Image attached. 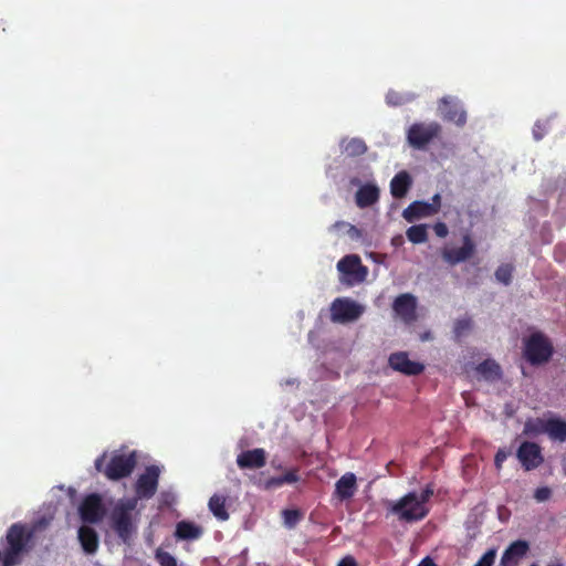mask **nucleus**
I'll return each mask as SVG.
<instances>
[{
  "label": "nucleus",
  "instance_id": "1",
  "mask_svg": "<svg viewBox=\"0 0 566 566\" xmlns=\"http://www.w3.org/2000/svg\"><path fill=\"white\" fill-rule=\"evenodd\" d=\"M433 494L434 486L432 483H429L420 494L412 491L405 494L398 501H387L385 505L388 513L397 516L400 522H419L429 514L430 510L427 503Z\"/></svg>",
  "mask_w": 566,
  "mask_h": 566
},
{
  "label": "nucleus",
  "instance_id": "2",
  "mask_svg": "<svg viewBox=\"0 0 566 566\" xmlns=\"http://www.w3.org/2000/svg\"><path fill=\"white\" fill-rule=\"evenodd\" d=\"M34 532L22 523L12 524L6 534L3 549L0 548V566H18L33 546Z\"/></svg>",
  "mask_w": 566,
  "mask_h": 566
},
{
  "label": "nucleus",
  "instance_id": "3",
  "mask_svg": "<svg viewBox=\"0 0 566 566\" xmlns=\"http://www.w3.org/2000/svg\"><path fill=\"white\" fill-rule=\"evenodd\" d=\"M106 457L107 454L104 452L95 460V469L104 473V475L112 481H117L130 475L137 463L135 452H114L108 463L104 465Z\"/></svg>",
  "mask_w": 566,
  "mask_h": 566
},
{
  "label": "nucleus",
  "instance_id": "4",
  "mask_svg": "<svg viewBox=\"0 0 566 566\" xmlns=\"http://www.w3.org/2000/svg\"><path fill=\"white\" fill-rule=\"evenodd\" d=\"M554 354L552 342L541 332L531 334L524 342L523 355L533 366L547 363Z\"/></svg>",
  "mask_w": 566,
  "mask_h": 566
},
{
  "label": "nucleus",
  "instance_id": "5",
  "mask_svg": "<svg viewBox=\"0 0 566 566\" xmlns=\"http://www.w3.org/2000/svg\"><path fill=\"white\" fill-rule=\"evenodd\" d=\"M442 127L437 122L413 123L407 130V140L415 149H424L432 140L439 138Z\"/></svg>",
  "mask_w": 566,
  "mask_h": 566
},
{
  "label": "nucleus",
  "instance_id": "6",
  "mask_svg": "<svg viewBox=\"0 0 566 566\" xmlns=\"http://www.w3.org/2000/svg\"><path fill=\"white\" fill-rule=\"evenodd\" d=\"M133 509V504H120L113 510L111 515L112 528L124 543H129L135 532L130 514Z\"/></svg>",
  "mask_w": 566,
  "mask_h": 566
},
{
  "label": "nucleus",
  "instance_id": "7",
  "mask_svg": "<svg viewBox=\"0 0 566 566\" xmlns=\"http://www.w3.org/2000/svg\"><path fill=\"white\" fill-rule=\"evenodd\" d=\"M363 312L358 303L349 298H336L331 305V319L334 323H348L358 319Z\"/></svg>",
  "mask_w": 566,
  "mask_h": 566
},
{
  "label": "nucleus",
  "instance_id": "8",
  "mask_svg": "<svg viewBox=\"0 0 566 566\" xmlns=\"http://www.w3.org/2000/svg\"><path fill=\"white\" fill-rule=\"evenodd\" d=\"M516 458L525 471L537 469L543 462L542 448L536 442L524 441L516 451Z\"/></svg>",
  "mask_w": 566,
  "mask_h": 566
},
{
  "label": "nucleus",
  "instance_id": "9",
  "mask_svg": "<svg viewBox=\"0 0 566 566\" xmlns=\"http://www.w3.org/2000/svg\"><path fill=\"white\" fill-rule=\"evenodd\" d=\"M159 469L150 465L145 473L140 474L136 481L135 491L140 499H150L155 495L158 486Z\"/></svg>",
  "mask_w": 566,
  "mask_h": 566
},
{
  "label": "nucleus",
  "instance_id": "10",
  "mask_svg": "<svg viewBox=\"0 0 566 566\" xmlns=\"http://www.w3.org/2000/svg\"><path fill=\"white\" fill-rule=\"evenodd\" d=\"M475 252V243L470 234H464L462 238V247L444 249L442 251V259L450 265H455L469 260Z\"/></svg>",
  "mask_w": 566,
  "mask_h": 566
},
{
  "label": "nucleus",
  "instance_id": "11",
  "mask_svg": "<svg viewBox=\"0 0 566 566\" xmlns=\"http://www.w3.org/2000/svg\"><path fill=\"white\" fill-rule=\"evenodd\" d=\"M388 364L394 370L407 376H417L424 370V366L421 363L410 360L406 352L391 354Z\"/></svg>",
  "mask_w": 566,
  "mask_h": 566
},
{
  "label": "nucleus",
  "instance_id": "12",
  "mask_svg": "<svg viewBox=\"0 0 566 566\" xmlns=\"http://www.w3.org/2000/svg\"><path fill=\"white\" fill-rule=\"evenodd\" d=\"M80 515L85 523L93 524L99 522L104 516L101 496L96 493L87 495L80 506Z\"/></svg>",
  "mask_w": 566,
  "mask_h": 566
},
{
  "label": "nucleus",
  "instance_id": "13",
  "mask_svg": "<svg viewBox=\"0 0 566 566\" xmlns=\"http://www.w3.org/2000/svg\"><path fill=\"white\" fill-rule=\"evenodd\" d=\"M337 270L358 282L364 281L367 274V268L361 264L360 258L356 254L342 258L337 263Z\"/></svg>",
  "mask_w": 566,
  "mask_h": 566
},
{
  "label": "nucleus",
  "instance_id": "14",
  "mask_svg": "<svg viewBox=\"0 0 566 566\" xmlns=\"http://www.w3.org/2000/svg\"><path fill=\"white\" fill-rule=\"evenodd\" d=\"M392 308L405 323H412L417 318V300L412 294L406 293L396 297Z\"/></svg>",
  "mask_w": 566,
  "mask_h": 566
},
{
  "label": "nucleus",
  "instance_id": "15",
  "mask_svg": "<svg viewBox=\"0 0 566 566\" xmlns=\"http://www.w3.org/2000/svg\"><path fill=\"white\" fill-rule=\"evenodd\" d=\"M440 109L443 118L462 127L467 123V113L460 104L453 102L451 97H443L440 101Z\"/></svg>",
  "mask_w": 566,
  "mask_h": 566
},
{
  "label": "nucleus",
  "instance_id": "16",
  "mask_svg": "<svg viewBox=\"0 0 566 566\" xmlns=\"http://www.w3.org/2000/svg\"><path fill=\"white\" fill-rule=\"evenodd\" d=\"M265 463L266 452L262 448L243 451L237 457V464L240 469H260Z\"/></svg>",
  "mask_w": 566,
  "mask_h": 566
},
{
  "label": "nucleus",
  "instance_id": "17",
  "mask_svg": "<svg viewBox=\"0 0 566 566\" xmlns=\"http://www.w3.org/2000/svg\"><path fill=\"white\" fill-rule=\"evenodd\" d=\"M528 551L530 544L524 539H517L511 543L501 557V565L516 566L520 559L523 558Z\"/></svg>",
  "mask_w": 566,
  "mask_h": 566
},
{
  "label": "nucleus",
  "instance_id": "18",
  "mask_svg": "<svg viewBox=\"0 0 566 566\" xmlns=\"http://www.w3.org/2000/svg\"><path fill=\"white\" fill-rule=\"evenodd\" d=\"M357 491V478L353 472L343 474L335 483L334 495L339 501L352 499Z\"/></svg>",
  "mask_w": 566,
  "mask_h": 566
},
{
  "label": "nucleus",
  "instance_id": "19",
  "mask_svg": "<svg viewBox=\"0 0 566 566\" xmlns=\"http://www.w3.org/2000/svg\"><path fill=\"white\" fill-rule=\"evenodd\" d=\"M380 190L375 184L363 185L355 193V201L360 209L370 207L379 200Z\"/></svg>",
  "mask_w": 566,
  "mask_h": 566
},
{
  "label": "nucleus",
  "instance_id": "20",
  "mask_svg": "<svg viewBox=\"0 0 566 566\" xmlns=\"http://www.w3.org/2000/svg\"><path fill=\"white\" fill-rule=\"evenodd\" d=\"M437 213V205H429L424 201H413L402 212V217L412 222L423 217H430Z\"/></svg>",
  "mask_w": 566,
  "mask_h": 566
},
{
  "label": "nucleus",
  "instance_id": "21",
  "mask_svg": "<svg viewBox=\"0 0 566 566\" xmlns=\"http://www.w3.org/2000/svg\"><path fill=\"white\" fill-rule=\"evenodd\" d=\"M412 184L411 177L407 171H400L390 181V193L394 198H403Z\"/></svg>",
  "mask_w": 566,
  "mask_h": 566
},
{
  "label": "nucleus",
  "instance_id": "22",
  "mask_svg": "<svg viewBox=\"0 0 566 566\" xmlns=\"http://www.w3.org/2000/svg\"><path fill=\"white\" fill-rule=\"evenodd\" d=\"M78 539L85 553L94 554L97 551L98 535L94 528L81 526L78 528Z\"/></svg>",
  "mask_w": 566,
  "mask_h": 566
},
{
  "label": "nucleus",
  "instance_id": "23",
  "mask_svg": "<svg viewBox=\"0 0 566 566\" xmlns=\"http://www.w3.org/2000/svg\"><path fill=\"white\" fill-rule=\"evenodd\" d=\"M202 535V528L192 522L181 521L176 525L175 536L178 539H198Z\"/></svg>",
  "mask_w": 566,
  "mask_h": 566
},
{
  "label": "nucleus",
  "instance_id": "24",
  "mask_svg": "<svg viewBox=\"0 0 566 566\" xmlns=\"http://www.w3.org/2000/svg\"><path fill=\"white\" fill-rule=\"evenodd\" d=\"M339 145L343 151L349 157L361 156L368 150L365 140L358 137L343 138Z\"/></svg>",
  "mask_w": 566,
  "mask_h": 566
},
{
  "label": "nucleus",
  "instance_id": "25",
  "mask_svg": "<svg viewBox=\"0 0 566 566\" xmlns=\"http://www.w3.org/2000/svg\"><path fill=\"white\" fill-rule=\"evenodd\" d=\"M476 371L488 381H495L502 378V368L493 359H485L476 366Z\"/></svg>",
  "mask_w": 566,
  "mask_h": 566
},
{
  "label": "nucleus",
  "instance_id": "26",
  "mask_svg": "<svg viewBox=\"0 0 566 566\" xmlns=\"http://www.w3.org/2000/svg\"><path fill=\"white\" fill-rule=\"evenodd\" d=\"M546 433L552 440L560 442L566 440V421L559 418H549L546 420Z\"/></svg>",
  "mask_w": 566,
  "mask_h": 566
},
{
  "label": "nucleus",
  "instance_id": "27",
  "mask_svg": "<svg viewBox=\"0 0 566 566\" xmlns=\"http://www.w3.org/2000/svg\"><path fill=\"white\" fill-rule=\"evenodd\" d=\"M226 501V496L220 494H213L209 500V510L219 521H227L229 518Z\"/></svg>",
  "mask_w": 566,
  "mask_h": 566
},
{
  "label": "nucleus",
  "instance_id": "28",
  "mask_svg": "<svg viewBox=\"0 0 566 566\" xmlns=\"http://www.w3.org/2000/svg\"><path fill=\"white\" fill-rule=\"evenodd\" d=\"M546 420L542 418H528L523 428V434L527 437H536L546 433Z\"/></svg>",
  "mask_w": 566,
  "mask_h": 566
},
{
  "label": "nucleus",
  "instance_id": "29",
  "mask_svg": "<svg viewBox=\"0 0 566 566\" xmlns=\"http://www.w3.org/2000/svg\"><path fill=\"white\" fill-rule=\"evenodd\" d=\"M298 479L300 478L297 475V471L296 470H290L289 472H286L283 475L274 476V478L269 479L265 482V489L270 490V489L280 488V486L284 485V484H292V483L297 482Z\"/></svg>",
  "mask_w": 566,
  "mask_h": 566
},
{
  "label": "nucleus",
  "instance_id": "30",
  "mask_svg": "<svg viewBox=\"0 0 566 566\" xmlns=\"http://www.w3.org/2000/svg\"><path fill=\"white\" fill-rule=\"evenodd\" d=\"M407 239L413 244L424 243L428 240V231L426 224H416L406 231Z\"/></svg>",
  "mask_w": 566,
  "mask_h": 566
},
{
  "label": "nucleus",
  "instance_id": "31",
  "mask_svg": "<svg viewBox=\"0 0 566 566\" xmlns=\"http://www.w3.org/2000/svg\"><path fill=\"white\" fill-rule=\"evenodd\" d=\"M473 328V321L470 316L458 318L453 325V334L455 339H460Z\"/></svg>",
  "mask_w": 566,
  "mask_h": 566
},
{
  "label": "nucleus",
  "instance_id": "32",
  "mask_svg": "<svg viewBox=\"0 0 566 566\" xmlns=\"http://www.w3.org/2000/svg\"><path fill=\"white\" fill-rule=\"evenodd\" d=\"M513 271H514V268L512 264H509V263H504V264H501L496 270H495V279L504 284V285H510L511 282H512V276H513Z\"/></svg>",
  "mask_w": 566,
  "mask_h": 566
},
{
  "label": "nucleus",
  "instance_id": "33",
  "mask_svg": "<svg viewBox=\"0 0 566 566\" xmlns=\"http://www.w3.org/2000/svg\"><path fill=\"white\" fill-rule=\"evenodd\" d=\"M283 522L287 528H294L303 517V514L300 510H283L282 511Z\"/></svg>",
  "mask_w": 566,
  "mask_h": 566
},
{
  "label": "nucleus",
  "instance_id": "34",
  "mask_svg": "<svg viewBox=\"0 0 566 566\" xmlns=\"http://www.w3.org/2000/svg\"><path fill=\"white\" fill-rule=\"evenodd\" d=\"M155 558L160 566H177L176 558L163 548H157L155 552Z\"/></svg>",
  "mask_w": 566,
  "mask_h": 566
},
{
  "label": "nucleus",
  "instance_id": "35",
  "mask_svg": "<svg viewBox=\"0 0 566 566\" xmlns=\"http://www.w3.org/2000/svg\"><path fill=\"white\" fill-rule=\"evenodd\" d=\"M496 557L495 549H489L482 557L474 564V566H493Z\"/></svg>",
  "mask_w": 566,
  "mask_h": 566
},
{
  "label": "nucleus",
  "instance_id": "36",
  "mask_svg": "<svg viewBox=\"0 0 566 566\" xmlns=\"http://www.w3.org/2000/svg\"><path fill=\"white\" fill-rule=\"evenodd\" d=\"M510 454H511V451L507 450L506 448H500L497 450V452L495 453V457H494V465L497 471H500L502 469L503 463L505 462V460L509 458Z\"/></svg>",
  "mask_w": 566,
  "mask_h": 566
},
{
  "label": "nucleus",
  "instance_id": "37",
  "mask_svg": "<svg viewBox=\"0 0 566 566\" xmlns=\"http://www.w3.org/2000/svg\"><path fill=\"white\" fill-rule=\"evenodd\" d=\"M386 102L391 106H400L406 102V98L398 92L389 91L386 95Z\"/></svg>",
  "mask_w": 566,
  "mask_h": 566
},
{
  "label": "nucleus",
  "instance_id": "38",
  "mask_svg": "<svg viewBox=\"0 0 566 566\" xmlns=\"http://www.w3.org/2000/svg\"><path fill=\"white\" fill-rule=\"evenodd\" d=\"M552 495V491L547 486L537 488L534 492V497L537 502L547 501Z\"/></svg>",
  "mask_w": 566,
  "mask_h": 566
},
{
  "label": "nucleus",
  "instance_id": "39",
  "mask_svg": "<svg viewBox=\"0 0 566 566\" xmlns=\"http://www.w3.org/2000/svg\"><path fill=\"white\" fill-rule=\"evenodd\" d=\"M433 231L439 238H446L449 233L448 227L444 222H437L433 226Z\"/></svg>",
  "mask_w": 566,
  "mask_h": 566
},
{
  "label": "nucleus",
  "instance_id": "40",
  "mask_svg": "<svg viewBox=\"0 0 566 566\" xmlns=\"http://www.w3.org/2000/svg\"><path fill=\"white\" fill-rule=\"evenodd\" d=\"M533 135H534L536 140L542 139L544 137V135H545V125L539 123V122H537L534 125Z\"/></svg>",
  "mask_w": 566,
  "mask_h": 566
},
{
  "label": "nucleus",
  "instance_id": "41",
  "mask_svg": "<svg viewBox=\"0 0 566 566\" xmlns=\"http://www.w3.org/2000/svg\"><path fill=\"white\" fill-rule=\"evenodd\" d=\"M337 566H358V564L352 555H347L339 560Z\"/></svg>",
  "mask_w": 566,
  "mask_h": 566
},
{
  "label": "nucleus",
  "instance_id": "42",
  "mask_svg": "<svg viewBox=\"0 0 566 566\" xmlns=\"http://www.w3.org/2000/svg\"><path fill=\"white\" fill-rule=\"evenodd\" d=\"M418 566H437L436 563L430 558L426 557L423 558Z\"/></svg>",
  "mask_w": 566,
  "mask_h": 566
},
{
  "label": "nucleus",
  "instance_id": "43",
  "mask_svg": "<svg viewBox=\"0 0 566 566\" xmlns=\"http://www.w3.org/2000/svg\"><path fill=\"white\" fill-rule=\"evenodd\" d=\"M430 205H437V212L440 210V206H441V197L440 195H434L432 197V202Z\"/></svg>",
  "mask_w": 566,
  "mask_h": 566
},
{
  "label": "nucleus",
  "instance_id": "44",
  "mask_svg": "<svg viewBox=\"0 0 566 566\" xmlns=\"http://www.w3.org/2000/svg\"><path fill=\"white\" fill-rule=\"evenodd\" d=\"M531 566H537L536 564H532Z\"/></svg>",
  "mask_w": 566,
  "mask_h": 566
}]
</instances>
